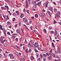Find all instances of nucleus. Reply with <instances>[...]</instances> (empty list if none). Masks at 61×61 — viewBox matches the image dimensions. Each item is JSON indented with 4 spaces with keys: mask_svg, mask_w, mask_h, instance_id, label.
I'll list each match as a JSON object with an SVG mask.
<instances>
[{
    "mask_svg": "<svg viewBox=\"0 0 61 61\" xmlns=\"http://www.w3.org/2000/svg\"><path fill=\"white\" fill-rule=\"evenodd\" d=\"M5 7H6V8H7V10H8V9H9V8H8V6L7 5H5Z\"/></svg>",
    "mask_w": 61,
    "mask_h": 61,
    "instance_id": "393cba45",
    "label": "nucleus"
},
{
    "mask_svg": "<svg viewBox=\"0 0 61 61\" xmlns=\"http://www.w3.org/2000/svg\"><path fill=\"white\" fill-rule=\"evenodd\" d=\"M0 29L1 30H3L4 31H5V28H4V29H3L2 28V26L1 25H0Z\"/></svg>",
    "mask_w": 61,
    "mask_h": 61,
    "instance_id": "6e6552de",
    "label": "nucleus"
},
{
    "mask_svg": "<svg viewBox=\"0 0 61 61\" xmlns=\"http://www.w3.org/2000/svg\"><path fill=\"white\" fill-rule=\"evenodd\" d=\"M30 47H32V48H33V47H34V46H33V45L30 44Z\"/></svg>",
    "mask_w": 61,
    "mask_h": 61,
    "instance_id": "c85d7f7f",
    "label": "nucleus"
},
{
    "mask_svg": "<svg viewBox=\"0 0 61 61\" xmlns=\"http://www.w3.org/2000/svg\"><path fill=\"white\" fill-rule=\"evenodd\" d=\"M15 13H16L17 14V15H19V12L18 11H16Z\"/></svg>",
    "mask_w": 61,
    "mask_h": 61,
    "instance_id": "b1692460",
    "label": "nucleus"
},
{
    "mask_svg": "<svg viewBox=\"0 0 61 61\" xmlns=\"http://www.w3.org/2000/svg\"><path fill=\"white\" fill-rule=\"evenodd\" d=\"M34 50L36 52H38V51L36 49H34Z\"/></svg>",
    "mask_w": 61,
    "mask_h": 61,
    "instance_id": "f704fd0d",
    "label": "nucleus"
},
{
    "mask_svg": "<svg viewBox=\"0 0 61 61\" xmlns=\"http://www.w3.org/2000/svg\"><path fill=\"white\" fill-rule=\"evenodd\" d=\"M46 59L45 58H43V61H46Z\"/></svg>",
    "mask_w": 61,
    "mask_h": 61,
    "instance_id": "09e8293b",
    "label": "nucleus"
},
{
    "mask_svg": "<svg viewBox=\"0 0 61 61\" xmlns=\"http://www.w3.org/2000/svg\"><path fill=\"white\" fill-rule=\"evenodd\" d=\"M15 18H13V21L14 22V21H15Z\"/></svg>",
    "mask_w": 61,
    "mask_h": 61,
    "instance_id": "a18cd8bd",
    "label": "nucleus"
},
{
    "mask_svg": "<svg viewBox=\"0 0 61 61\" xmlns=\"http://www.w3.org/2000/svg\"><path fill=\"white\" fill-rule=\"evenodd\" d=\"M35 17H38V15L37 14H35Z\"/></svg>",
    "mask_w": 61,
    "mask_h": 61,
    "instance_id": "a878e982",
    "label": "nucleus"
},
{
    "mask_svg": "<svg viewBox=\"0 0 61 61\" xmlns=\"http://www.w3.org/2000/svg\"><path fill=\"white\" fill-rule=\"evenodd\" d=\"M9 53V52H7V51H5V53L6 54H8Z\"/></svg>",
    "mask_w": 61,
    "mask_h": 61,
    "instance_id": "de8ad7c7",
    "label": "nucleus"
},
{
    "mask_svg": "<svg viewBox=\"0 0 61 61\" xmlns=\"http://www.w3.org/2000/svg\"><path fill=\"white\" fill-rule=\"evenodd\" d=\"M6 19L7 20H8V19H9V18H8V15H7V17H6Z\"/></svg>",
    "mask_w": 61,
    "mask_h": 61,
    "instance_id": "8fccbe9b",
    "label": "nucleus"
},
{
    "mask_svg": "<svg viewBox=\"0 0 61 61\" xmlns=\"http://www.w3.org/2000/svg\"><path fill=\"white\" fill-rule=\"evenodd\" d=\"M26 11L27 12L28 14H29V10H27Z\"/></svg>",
    "mask_w": 61,
    "mask_h": 61,
    "instance_id": "13d9d810",
    "label": "nucleus"
},
{
    "mask_svg": "<svg viewBox=\"0 0 61 61\" xmlns=\"http://www.w3.org/2000/svg\"><path fill=\"white\" fill-rule=\"evenodd\" d=\"M26 6L27 8V7L28 6V1H26Z\"/></svg>",
    "mask_w": 61,
    "mask_h": 61,
    "instance_id": "9b49d317",
    "label": "nucleus"
},
{
    "mask_svg": "<svg viewBox=\"0 0 61 61\" xmlns=\"http://www.w3.org/2000/svg\"><path fill=\"white\" fill-rule=\"evenodd\" d=\"M47 13L49 15V16H50V17H51V15H50V12L49 11H48L47 12Z\"/></svg>",
    "mask_w": 61,
    "mask_h": 61,
    "instance_id": "4be33fe9",
    "label": "nucleus"
},
{
    "mask_svg": "<svg viewBox=\"0 0 61 61\" xmlns=\"http://www.w3.org/2000/svg\"><path fill=\"white\" fill-rule=\"evenodd\" d=\"M38 50H41V48L39 47H38Z\"/></svg>",
    "mask_w": 61,
    "mask_h": 61,
    "instance_id": "c9c22d12",
    "label": "nucleus"
},
{
    "mask_svg": "<svg viewBox=\"0 0 61 61\" xmlns=\"http://www.w3.org/2000/svg\"><path fill=\"white\" fill-rule=\"evenodd\" d=\"M19 32H20V30H17L16 31V32L17 33V34H18V33H19Z\"/></svg>",
    "mask_w": 61,
    "mask_h": 61,
    "instance_id": "7c9ffc66",
    "label": "nucleus"
},
{
    "mask_svg": "<svg viewBox=\"0 0 61 61\" xmlns=\"http://www.w3.org/2000/svg\"><path fill=\"white\" fill-rule=\"evenodd\" d=\"M24 43H25V44H26V43H27V41H26V39L25 40V41Z\"/></svg>",
    "mask_w": 61,
    "mask_h": 61,
    "instance_id": "4d7b16f0",
    "label": "nucleus"
},
{
    "mask_svg": "<svg viewBox=\"0 0 61 61\" xmlns=\"http://www.w3.org/2000/svg\"><path fill=\"white\" fill-rule=\"evenodd\" d=\"M40 57H41V59H42V58H43V55H42L41 54H40Z\"/></svg>",
    "mask_w": 61,
    "mask_h": 61,
    "instance_id": "a211bd4d",
    "label": "nucleus"
},
{
    "mask_svg": "<svg viewBox=\"0 0 61 61\" xmlns=\"http://www.w3.org/2000/svg\"><path fill=\"white\" fill-rule=\"evenodd\" d=\"M15 40H16V41L17 42V41H18V38H16Z\"/></svg>",
    "mask_w": 61,
    "mask_h": 61,
    "instance_id": "5fc2aeb1",
    "label": "nucleus"
},
{
    "mask_svg": "<svg viewBox=\"0 0 61 61\" xmlns=\"http://www.w3.org/2000/svg\"><path fill=\"white\" fill-rule=\"evenodd\" d=\"M28 49H27H27L25 50V52L27 53H28Z\"/></svg>",
    "mask_w": 61,
    "mask_h": 61,
    "instance_id": "4c0bfd02",
    "label": "nucleus"
},
{
    "mask_svg": "<svg viewBox=\"0 0 61 61\" xmlns=\"http://www.w3.org/2000/svg\"><path fill=\"white\" fill-rule=\"evenodd\" d=\"M57 51L59 53V54H60L61 53V51L60 50L58 49L57 50Z\"/></svg>",
    "mask_w": 61,
    "mask_h": 61,
    "instance_id": "2eb2a0df",
    "label": "nucleus"
},
{
    "mask_svg": "<svg viewBox=\"0 0 61 61\" xmlns=\"http://www.w3.org/2000/svg\"><path fill=\"white\" fill-rule=\"evenodd\" d=\"M7 35H9L10 36H11V34H10V32H7Z\"/></svg>",
    "mask_w": 61,
    "mask_h": 61,
    "instance_id": "bb28decb",
    "label": "nucleus"
},
{
    "mask_svg": "<svg viewBox=\"0 0 61 61\" xmlns=\"http://www.w3.org/2000/svg\"><path fill=\"white\" fill-rule=\"evenodd\" d=\"M52 27L50 26L49 28V30H51V29H52Z\"/></svg>",
    "mask_w": 61,
    "mask_h": 61,
    "instance_id": "72a5a7b5",
    "label": "nucleus"
},
{
    "mask_svg": "<svg viewBox=\"0 0 61 61\" xmlns=\"http://www.w3.org/2000/svg\"><path fill=\"white\" fill-rule=\"evenodd\" d=\"M54 12L56 13V12H57V9L56 8H55L54 9Z\"/></svg>",
    "mask_w": 61,
    "mask_h": 61,
    "instance_id": "6ab92c4d",
    "label": "nucleus"
},
{
    "mask_svg": "<svg viewBox=\"0 0 61 61\" xmlns=\"http://www.w3.org/2000/svg\"><path fill=\"white\" fill-rule=\"evenodd\" d=\"M50 11L52 12H53V7H51L50 8Z\"/></svg>",
    "mask_w": 61,
    "mask_h": 61,
    "instance_id": "9d476101",
    "label": "nucleus"
},
{
    "mask_svg": "<svg viewBox=\"0 0 61 61\" xmlns=\"http://www.w3.org/2000/svg\"><path fill=\"white\" fill-rule=\"evenodd\" d=\"M61 13L60 11H58L57 12L56 14V15L55 16V18H56V17H60L59 15Z\"/></svg>",
    "mask_w": 61,
    "mask_h": 61,
    "instance_id": "7ed1b4c3",
    "label": "nucleus"
},
{
    "mask_svg": "<svg viewBox=\"0 0 61 61\" xmlns=\"http://www.w3.org/2000/svg\"><path fill=\"white\" fill-rule=\"evenodd\" d=\"M40 15L42 17H44L45 16V13H40Z\"/></svg>",
    "mask_w": 61,
    "mask_h": 61,
    "instance_id": "0eeeda50",
    "label": "nucleus"
},
{
    "mask_svg": "<svg viewBox=\"0 0 61 61\" xmlns=\"http://www.w3.org/2000/svg\"><path fill=\"white\" fill-rule=\"evenodd\" d=\"M24 57L25 58H27V56H24Z\"/></svg>",
    "mask_w": 61,
    "mask_h": 61,
    "instance_id": "338daca9",
    "label": "nucleus"
},
{
    "mask_svg": "<svg viewBox=\"0 0 61 61\" xmlns=\"http://www.w3.org/2000/svg\"><path fill=\"white\" fill-rule=\"evenodd\" d=\"M29 3V4L30 5V3H31V0H28Z\"/></svg>",
    "mask_w": 61,
    "mask_h": 61,
    "instance_id": "c03bdc74",
    "label": "nucleus"
},
{
    "mask_svg": "<svg viewBox=\"0 0 61 61\" xmlns=\"http://www.w3.org/2000/svg\"><path fill=\"white\" fill-rule=\"evenodd\" d=\"M52 47H54L55 46L54 45V43H53V42L52 43Z\"/></svg>",
    "mask_w": 61,
    "mask_h": 61,
    "instance_id": "cd10ccee",
    "label": "nucleus"
},
{
    "mask_svg": "<svg viewBox=\"0 0 61 61\" xmlns=\"http://www.w3.org/2000/svg\"><path fill=\"white\" fill-rule=\"evenodd\" d=\"M41 2H39L38 3H37V4H36V5H38L39 6H40V5H41Z\"/></svg>",
    "mask_w": 61,
    "mask_h": 61,
    "instance_id": "4468645a",
    "label": "nucleus"
},
{
    "mask_svg": "<svg viewBox=\"0 0 61 61\" xmlns=\"http://www.w3.org/2000/svg\"><path fill=\"white\" fill-rule=\"evenodd\" d=\"M3 17L4 18H5V19L6 18V17H7L6 16H4V15L3 14Z\"/></svg>",
    "mask_w": 61,
    "mask_h": 61,
    "instance_id": "c756f323",
    "label": "nucleus"
},
{
    "mask_svg": "<svg viewBox=\"0 0 61 61\" xmlns=\"http://www.w3.org/2000/svg\"><path fill=\"white\" fill-rule=\"evenodd\" d=\"M17 56H18L19 57H20V55H19L18 54H17Z\"/></svg>",
    "mask_w": 61,
    "mask_h": 61,
    "instance_id": "774afa93",
    "label": "nucleus"
},
{
    "mask_svg": "<svg viewBox=\"0 0 61 61\" xmlns=\"http://www.w3.org/2000/svg\"><path fill=\"white\" fill-rule=\"evenodd\" d=\"M4 55L5 57H7V56H7V55L5 54V53H4Z\"/></svg>",
    "mask_w": 61,
    "mask_h": 61,
    "instance_id": "412c9836",
    "label": "nucleus"
},
{
    "mask_svg": "<svg viewBox=\"0 0 61 61\" xmlns=\"http://www.w3.org/2000/svg\"><path fill=\"white\" fill-rule=\"evenodd\" d=\"M1 40V44H3L4 43V42L5 41V39L4 37L1 36V37L0 41Z\"/></svg>",
    "mask_w": 61,
    "mask_h": 61,
    "instance_id": "f03ea898",
    "label": "nucleus"
},
{
    "mask_svg": "<svg viewBox=\"0 0 61 61\" xmlns=\"http://www.w3.org/2000/svg\"><path fill=\"white\" fill-rule=\"evenodd\" d=\"M58 24H60V25H61V22H58Z\"/></svg>",
    "mask_w": 61,
    "mask_h": 61,
    "instance_id": "69168bd1",
    "label": "nucleus"
},
{
    "mask_svg": "<svg viewBox=\"0 0 61 61\" xmlns=\"http://www.w3.org/2000/svg\"><path fill=\"white\" fill-rule=\"evenodd\" d=\"M44 32H45V33H46V30L44 29Z\"/></svg>",
    "mask_w": 61,
    "mask_h": 61,
    "instance_id": "ea45409f",
    "label": "nucleus"
},
{
    "mask_svg": "<svg viewBox=\"0 0 61 61\" xmlns=\"http://www.w3.org/2000/svg\"><path fill=\"white\" fill-rule=\"evenodd\" d=\"M53 3L54 5H56V2H53Z\"/></svg>",
    "mask_w": 61,
    "mask_h": 61,
    "instance_id": "864d4df0",
    "label": "nucleus"
},
{
    "mask_svg": "<svg viewBox=\"0 0 61 61\" xmlns=\"http://www.w3.org/2000/svg\"><path fill=\"white\" fill-rule=\"evenodd\" d=\"M30 43H29V44H28V46L29 47H30Z\"/></svg>",
    "mask_w": 61,
    "mask_h": 61,
    "instance_id": "603ef678",
    "label": "nucleus"
},
{
    "mask_svg": "<svg viewBox=\"0 0 61 61\" xmlns=\"http://www.w3.org/2000/svg\"><path fill=\"white\" fill-rule=\"evenodd\" d=\"M31 60H34L35 59V58L33 56H31Z\"/></svg>",
    "mask_w": 61,
    "mask_h": 61,
    "instance_id": "1a4fd4ad",
    "label": "nucleus"
},
{
    "mask_svg": "<svg viewBox=\"0 0 61 61\" xmlns=\"http://www.w3.org/2000/svg\"><path fill=\"white\" fill-rule=\"evenodd\" d=\"M4 35L5 36H7V35H6V33H5V32H4Z\"/></svg>",
    "mask_w": 61,
    "mask_h": 61,
    "instance_id": "e2e57ef3",
    "label": "nucleus"
},
{
    "mask_svg": "<svg viewBox=\"0 0 61 61\" xmlns=\"http://www.w3.org/2000/svg\"><path fill=\"white\" fill-rule=\"evenodd\" d=\"M21 60L22 61H25V59L24 58H21Z\"/></svg>",
    "mask_w": 61,
    "mask_h": 61,
    "instance_id": "f3484780",
    "label": "nucleus"
},
{
    "mask_svg": "<svg viewBox=\"0 0 61 61\" xmlns=\"http://www.w3.org/2000/svg\"><path fill=\"white\" fill-rule=\"evenodd\" d=\"M16 37L15 36H12V37L13 38H15Z\"/></svg>",
    "mask_w": 61,
    "mask_h": 61,
    "instance_id": "3c124183",
    "label": "nucleus"
},
{
    "mask_svg": "<svg viewBox=\"0 0 61 61\" xmlns=\"http://www.w3.org/2000/svg\"><path fill=\"white\" fill-rule=\"evenodd\" d=\"M23 12H25V9H24L23 10Z\"/></svg>",
    "mask_w": 61,
    "mask_h": 61,
    "instance_id": "052dcab7",
    "label": "nucleus"
},
{
    "mask_svg": "<svg viewBox=\"0 0 61 61\" xmlns=\"http://www.w3.org/2000/svg\"><path fill=\"white\" fill-rule=\"evenodd\" d=\"M9 55L10 56V57L12 56H13V55L12 54H10Z\"/></svg>",
    "mask_w": 61,
    "mask_h": 61,
    "instance_id": "a19ab883",
    "label": "nucleus"
},
{
    "mask_svg": "<svg viewBox=\"0 0 61 61\" xmlns=\"http://www.w3.org/2000/svg\"><path fill=\"white\" fill-rule=\"evenodd\" d=\"M13 15H14V16H15V13H13Z\"/></svg>",
    "mask_w": 61,
    "mask_h": 61,
    "instance_id": "49530a36",
    "label": "nucleus"
},
{
    "mask_svg": "<svg viewBox=\"0 0 61 61\" xmlns=\"http://www.w3.org/2000/svg\"><path fill=\"white\" fill-rule=\"evenodd\" d=\"M30 29H31V30H32V28H33V27H30Z\"/></svg>",
    "mask_w": 61,
    "mask_h": 61,
    "instance_id": "680f3d73",
    "label": "nucleus"
},
{
    "mask_svg": "<svg viewBox=\"0 0 61 61\" xmlns=\"http://www.w3.org/2000/svg\"><path fill=\"white\" fill-rule=\"evenodd\" d=\"M8 12L9 14L10 15H11V13H10V12L9 11H7Z\"/></svg>",
    "mask_w": 61,
    "mask_h": 61,
    "instance_id": "e433bc0d",
    "label": "nucleus"
},
{
    "mask_svg": "<svg viewBox=\"0 0 61 61\" xmlns=\"http://www.w3.org/2000/svg\"><path fill=\"white\" fill-rule=\"evenodd\" d=\"M30 43H31V44L32 45H34V42H33V41L32 40H31L30 41Z\"/></svg>",
    "mask_w": 61,
    "mask_h": 61,
    "instance_id": "f8f14e48",
    "label": "nucleus"
},
{
    "mask_svg": "<svg viewBox=\"0 0 61 61\" xmlns=\"http://www.w3.org/2000/svg\"><path fill=\"white\" fill-rule=\"evenodd\" d=\"M51 34H54V31H51Z\"/></svg>",
    "mask_w": 61,
    "mask_h": 61,
    "instance_id": "79ce46f5",
    "label": "nucleus"
},
{
    "mask_svg": "<svg viewBox=\"0 0 61 61\" xmlns=\"http://www.w3.org/2000/svg\"><path fill=\"white\" fill-rule=\"evenodd\" d=\"M34 48H35V46H37L38 47H39V45H38V44L37 42H35V44L34 45Z\"/></svg>",
    "mask_w": 61,
    "mask_h": 61,
    "instance_id": "423d86ee",
    "label": "nucleus"
},
{
    "mask_svg": "<svg viewBox=\"0 0 61 61\" xmlns=\"http://www.w3.org/2000/svg\"><path fill=\"white\" fill-rule=\"evenodd\" d=\"M55 33L54 34V35L55 36H56V35H57V31H56V30H55Z\"/></svg>",
    "mask_w": 61,
    "mask_h": 61,
    "instance_id": "ddd939ff",
    "label": "nucleus"
},
{
    "mask_svg": "<svg viewBox=\"0 0 61 61\" xmlns=\"http://www.w3.org/2000/svg\"><path fill=\"white\" fill-rule=\"evenodd\" d=\"M36 5H35L33 6V8H36Z\"/></svg>",
    "mask_w": 61,
    "mask_h": 61,
    "instance_id": "473e14b6",
    "label": "nucleus"
},
{
    "mask_svg": "<svg viewBox=\"0 0 61 61\" xmlns=\"http://www.w3.org/2000/svg\"><path fill=\"white\" fill-rule=\"evenodd\" d=\"M24 14H21V15L20 16V18H23V17H24Z\"/></svg>",
    "mask_w": 61,
    "mask_h": 61,
    "instance_id": "dca6fc26",
    "label": "nucleus"
},
{
    "mask_svg": "<svg viewBox=\"0 0 61 61\" xmlns=\"http://www.w3.org/2000/svg\"><path fill=\"white\" fill-rule=\"evenodd\" d=\"M55 54H57V51H55Z\"/></svg>",
    "mask_w": 61,
    "mask_h": 61,
    "instance_id": "6e6d98bb",
    "label": "nucleus"
},
{
    "mask_svg": "<svg viewBox=\"0 0 61 61\" xmlns=\"http://www.w3.org/2000/svg\"><path fill=\"white\" fill-rule=\"evenodd\" d=\"M23 21H24V22H25V23L27 22V21H28V20H27V19H26V17H25V18H23Z\"/></svg>",
    "mask_w": 61,
    "mask_h": 61,
    "instance_id": "20e7f679",
    "label": "nucleus"
},
{
    "mask_svg": "<svg viewBox=\"0 0 61 61\" xmlns=\"http://www.w3.org/2000/svg\"><path fill=\"white\" fill-rule=\"evenodd\" d=\"M16 46L17 47V48H18V49H19V46Z\"/></svg>",
    "mask_w": 61,
    "mask_h": 61,
    "instance_id": "bf43d9fd",
    "label": "nucleus"
},
{
    "mask_svg": "<svg viewBox=\"0 0 61 61\" xmlns=\"http://www.w3.org/2000/svg\"><path fill=\"white\" fill-rule=\"evenodd\" d=\"M52 56L53 57H56V55L54 54H53Z\"/></svg>",
    "mask_w": 61,
    "mask_h": 61,
    "instance_id": "58836bf2",
    "label": "nucleus"
},
{
    "mask_svg": "<svg viewBox=\"0 0 61 61\" xmlns=\"http://www.w3.org/2000/svg\"><path fill=\"white\" fill-rule=\"evenodd\" d=\"M45 6H46V7H47V4H46V5H45Z\"/></svg>",
    "mask_w": 61,
    "mask_h": 61,
    "instance_id": "0e129e2a",
    "label": "nucleus"
},
{
    "mask_svg": "<svg viewBox=\"0 0 61 61\" xmlns=\"http://www.w3.org/2000/svg\"><path fill=\"white\" fill-rule=\"evenodd\" d=\"M27 49L28 50V53H31L32 52V50L29 47H28L27 48Z\"/></svg>",
    "mask_w": 61,
    "mask_h": 61,
    "instance_id": "39448f33",
    "label": "nucleus"
},
{
    "mask_svg": "<svg viewBox=\"0 0 61 61\" xmlns=\"http://www.w3.org/2000/svg\"><path fill=\"white\" fill-rule=\"evenodd\" d=\"M7 24H8L9 25H11V22L9 21L8 22H7Z\"/></svg>",
    "mask_w": 61,
    "mask_h": 61,
    "instance_id": "5701e85b",
    "label": "nucleus"
},
{
    "mask_svg": "<svg viewBox=\"0 0 61 61\" xmlns=\"http://www.w3.org/2000/svg\"><path fill=\"white\" fill-rule=\"evenodd\" d=\"M1 8L2 10H5V8L4 7H1Z\"/></svg>",
    "mask_w": 61,
    "mask_h": 61,
    "instance_id": "aec40b11",
    "label": "nucleus"
},
{
    "mask_svg": "<svg viewBox=\"0 0 61 61\" xmlns=\"http://www.w3.org/2000/svg\"><path fill=\"white\" fill-rule=\"evenodd\" d=\"M46 54H43L42 55L43 56L45 57H47V56H50V53H46ZM47 58V59H49V60H50V59H51L52 56H50L48 57Z\"/></svg>",
    "mask_w": 61,
    "mask_h": 61,
    "instance_id": "f257e3e1",
    "label": "nucleus"
},
{
    "mask_svg": "<svg viewBox=\"0 0 61 61\" xmlns=\"http://www.w3.org/2000/svg\"><path fill=\"white\" fill-rule=\"evenodd\" d=\"M57 22L56 21V20H54V22H53V23L54 24H56V23H57Z\"/></svg>",
    "mask_w": 61,
    "mask_h": 61,
    "instance_id": "2f4dec72",
    "label": "nucleus"
},
{
    "mask_svg": "<svg viewBox=\"0 0 61 61\" xmlns=\"http://www.w3.org/2000/svg\"><path fill=\"white\" fill-rule=\"evenodd\" d=\"M41 59L40 58H39L38 59V61H41Z\"/></svg>",
    "mask_w": 61,
    "mask_h": 61,
    "instance_id": "37998d69",
    "label": "nucleus"
}]
</instances>
